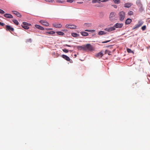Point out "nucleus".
Segmentation results:
<instances>
[{
	"mask_svg": "<svg viewBox=\"0 0 150 150\" xmlns=\"http://www.w3.org/2000/svg\"><path fill=\"white\" fill-rule=\"evenodd\" d=\"M5 24L3 23H2L0 22V25H1L2 26H3Z\"/></svg>",
	"mask_w": 150,
	"mask_h": 150,
	"instance_id": "39",
	"label": "nucleus"
},
{
	"mask_svg": "<svg viewBox=\"0 0 150 150\" xmlns=\"http://www.w3.org/2000/svg\"><path fill=\"white\" fill-rule=\"evenodd\" d=\"M6 30L10 31H13L14 29L13 28L11 27L10 25H6Z\"/></svg>",
	"mask_w": 150,
	"mask_h": 150,
	"instance_id": "9",
	"label": "nucleus"
},
{
	"mask_svg": "<svg viewBox=\"0 0 150 150\" xmlns=\"http://www.w3.org/2000/svg\"><path fill=\"white\" fill-rule=\"evenodd\" d=\"M46 30H52V28H46Z\"/></svg>",
	"mask_w": 150,
	"mask_h": 150,
	"instance_id": "43",
	"label": "nucleus"
},
{
	"mask_svg": "<svg viewBox=\"0 0 150 150\" xmlns=\"http://www.w3.org/2000/svg\"><path fill=\"white\" fill-rule=\"evenodd\" d=\"M53 26L56 28H62V25L60 23H53Z\"/></svg>",
	"mask_w": 150,
	"mask_h": 150,
	"instance_id": "11",
	"label": "nucleus"
},
{
	"mask_svg": "<svg viewBox=\"0 0 150 150\" xmlns=\"http://www.w3.org/2000/svg\"><path fill=\"white\" fill-rule=\"evenodd\" d=\"M23 25H22V27L25 29H28L29 27L28 26L31 25V24L30 23H28L25 22H23Z\"/></svg>",
	"mask_w": 150,
	"mask_h": 150,
	"instance_id": "4",
	"label": "nucleus"
},
{
	"mask_svg": "<svg viewBox=\"0 0 150 150\" xmlns=\"http://www.w3.org/2000/svg\"><path fill=\"white\" fill-rule=\"evenodd\" d=\"M83 2L82 1V2H77V3H78V4H82L83 3Z\"/></svg>",
	"mask_w": 150,
	"mask_h": 150,
	"instance_id": "42",
	"label": "nucleus"
},
{
	"mask_svg": "<svg viewBox=\"0 0 150 150\" xmlns=\"http://www.w3.org/2000/svg\"><path fill=\"white\" fill-rule=\"evenodd\" d=\"M114 3L115 4H119L120 2V0H113Z\"/></svg>",
	"mask_w": 150,
	"mask_h": 150,
	"instance_id": "26",
	"label": "nucleus"
},
{
	"mask_svg": "<svg viewBox=\"0 0 150 150\" xmlns=\"http://www.w3.org/2000/svg\"><path fill=\"white\" fill-rule=\"evenodd\" d=\"M132 22V20L130 18H127L125 21L126 25H128L130 24Z\"/></svg>",
	"mask_w": 150,
	"mask_h": 150,
	"instance_id": "12",
	"label": "nucleus"
},
{
	"mask_svg": "<svg viewBox=\"0 0 150 150\" xmlns=\"http://www.w3.org/2000/svg\"><path fill=\"white\" fill-rule=\"evenodd\" d=\"M127 51L128 53H133V51H132V50L131 49L129 48H127Z\"/></svg>",
	"mask_w": 150,
	"mask_h": 150,
	"instance_id": "31",
	"label": "nucleus"
},
{
	"mask_svg": "<svg viewBox=\"0 0 150 150\" xmlns=\"http://www.w3.org/2000/svg\"><path fill=\"white\" fill-rule=\"evenodd\" d=\"M35 27L38 29L41 30H43L44 28L42 26L38 25H35Z\"/></svg>",
	"mask_w": 150,
	"mask_h": 150,
	"instance_id": "19",
	"label": "nucleus"
},
{
	"mask_svg": "<svg viewBox=\"0 0 150 150\" xmlns=\"http://www.w3.org/2000/svg\"><path fill=\"white\" fill-rule=\"evenodd\" d=\"M62 57L68 61L70 60V58L66 55L63 54L62 56Z\"/></svg>",
	"mask_w": 150,
	"mask_h": 150,
	"instance_id": "13",
	"label": "nucleus"
},
{
	"mask_svg": "<svg viewBox=\"0 0 150 150\" xmlns=\"http://www.w3.org/2000/svg\"><path fill=\"white\" fill-rule=\"evenodd\" d=\"M56 33L58 35H63L64 34V33L61 31H57L56 32Z\"/></svg>",
	"mask_w": 150,
	"mask_h": 150,
	"instance_id": "24",
	"label": "nucleus"
},
{
	"mask_svg": "<svg viewBox=\"0 0 150 150\" xmlns=\"http://www.w3.org/2000/svg\"><path fill=\"white\" fill-rule=\"evenodd\" d=\"M12 12H13V14L16 15L18 17H21V15L20 13H19L18 12L15 11H13Z\"/></svg>",
	"mask_w": 150,
	"mask_h": 150,
	"instance_id": "16",
	"label": "nucleus"
},
{
	"mask_svg": "<svg viewBox=\"0 0 150 150\" xmlns=\"http://www.w3.org/2000/svg\"><path fill=\"white\" fill-rule=\"evenodd\" d=\"M118 15L119 20L121 21H123L125 16V12L123 11H122L118 13Z\"/></svg>",
	"mask_w": 150,
	"mask_h": 150,
	"instance_id": "2",
	"label": "nucleus"
},
{
	"mask_svg": "<svg viewBox=\"0 0 150 150\" xmlns=\"http://www.w3.org/2000/svg\"><path fill=\"white\" fill-rule=\"evenodd\" d=\"M63 51L66 53H67L68 52V50L67 49H64L62 50Z\"/></svg>",
	"mask_w": 150,
	"mask_h": 150,
	"instance_id": "35",
	"label": "nucleus"
},
{
	"mask_svg": "<svg viewBox=\"0 0 150 150\" xmlns=\"http://www.w3.org/2000/svg\"><path fill=\"white\" fill-rule=\"evenodd\" d=\"M137 4L140 8L142 7V4H141L140 0H137L136 1Z\"/></svg>",
	"mask_w": 150,
	"mask_h": 150,
	"instance_id": "14",
	"label": "nucleus"
},
{
	"mask_svg": "<svg viewBox=\"0 0 150 150\" xmlns=\"http://www.w3.org/2000/svg\"><path fill=\"white\" fill-rule=\"evenodd\" d=\"M110 41V40H107V41H105L103 42L102 43H107V42H109Z\"/></svg>",
	"mask_w": 150,
	"mask_h": 150,
	"instance_id": "37",
	"label": "nucleus"
},
{
	"mask_svg": "<svg viewBox=\"0 0 150 150\" xmlns=\"http://www.w3.org/2000/svg\"><path fill=\"white\" fill-rule=\"evenodd\" d=\"M4 16L5 17H6V18H13V16L11 15L10 14H8V13L5 14H4Z\"/></svg>",
	"mask_w": 150,
	"mask_h": 150,
	"instance_id": "15",
	"label": "nucleus"
},
{
	"mask_svg": "<svg viewBox=\"0 0 150 150\" xmlns=\"http://www.w3.org/2000/svg\"><path fill=\"white\" fill-rule=\"evenodd\" d=\"M127 14L129 16L132 15L133 14V12L132 11H129L128 12Z\"/></svg>",
	"mask_w": 150,
	"mask_h": 150,
	"instance_id": "29",
	"label": "nucleus"
},
{
	"mask_svg": "<svg viewBox=\"0 0 150 150\" xmlns=\"http://www.w3.org/2000/svg\"><path fill=\"white\" fill-rule=\"evenodd\" d=\"M123 24L122 23H117L113 26L115 30L116 28H120L122 27Z\"/></svg>",
	"mask_w": 150,
	"mask_h": 150,
	"instance_id": "5",
	"label": "nucleus"
},
{
	"mask_svg": "<svg viewBox=\"0 0 150 150\" xmlns=\"http://www.w3.org/2000/svg\"><path fill=\"white\" fill-rule=\"evenodd\" d=\"M65 46H68V47H70V46L69 45H67V44L65 45Z\"/></svg>",
	"mask_w": 150,
	"mask_h": 150,
	"instance_id": "44",
	"label": "nucleus"
},
{
	"mask_svg": "<svg viewBox=\"0 0 150 150\" xmlns=\"http://www.w3.org/2000/svg\"><path fill=\"white\" fill-rule=\"evenodd\" d=\"M46 1L48 2H52L53 1V0H45Z\"/></svg>",
	"mask_w": 150,
	"mask_h": 150,
	"instance_id": "38",
	"label": "nucleus"
},
{
	"mask_svg": "<svg viewBox=\"0 0 150 150\" xmlns=\"http://www.w3.org/2000/svg\"><path fill=\"white\" fill-rule=\"evenodd\" d=\"M76 48L79 50H83L85 51L88 50L91 51L93 50L92 46L89 44L82 46H77Z\"/></svg>",
	"mask_w": 150,
	"mask_h": 150,
	"instance_id": "1",
	"label": "nucleus"
},
{
	"mask_svg": "<svg viewBox=\"0 0 150 150\" xmlns=\"http://www.w3.org/2000/svg\"><path fill=\"white\" fill-rule=\"evenodd\" d=\"M112 6H113V7L115 8H117V6L115 5H112Z\"/></svg>",
	"mask_w": 150,
	"mask_h": 150,
	"instance_id": "40",
	"label": "nucleus"
},
{
	"mask_svg": "<svg viewBox=\"0 0 150 150\" xmlns=\"http://www.w3.org/2000/svg\"><path fill=\"white\" fill-rule=\"evenodd\" d=\"M84 25L85 27H88L92 26V24L90 23H85Z\"/></svg>",
	"mask_w": 150,
	"mask_h": 150,
	"instance_id": "21",
	"label": "nucleus"
},
{
	"mask_svg": "<svg viewBox=\"0 0 150 150\" xmlns=\"http://www.w3.org/2000/svg\"><path fill=\"white\" fill-rule=\"evenodd\" d=\"M0 13L1 14H3L5 13V12L3 10L0 9Z\"/></svg>",
	"mask_w": 150,
	"mask_h": 150,
	"instance_id": "34",
	"label": "nucleus"
},
{
	"mask_svg": "<svg viewBox=\"0 0 150 150\" xmlns=\"http://www.w3.org/2000/svg\"><path fill=\"white\" fill-rule=\"evenodd\" d=\"M92 2L93 3H95L97 2H98V3H100L99 1H98V0H93L92 1Z\"/></svg>",
	"mask_w": 150,
	"mask_h": 150,
	"instance_id": "32",
	"label": "nucleus"
},
{
	"mask_svg": "<svg viewBox=\"0 0 150 150\" xmlns=\"http://www.w3.org/2000/svg\"><path fill=\"white\" fill-rule=\"evenodd\" d=\"M67 1L68 2L71 3L73 1V0H67Z\"/></svg>",
	"mask_w": 150,
	"mask_h": 150,
	"instance_id": "36",
	"label": "nucleus"
},
{
	"mask_svg": "<svg viewBox=\"0 0 150 150\" xmlns=\"http://www.w3.org/2000/svg\"><path fill=\"white\" fill-rule=\"evenodd\" d=\"M132 5V4L131 3H125L124 5V7L125 8H129Z\"/></svg>",
	"mask_w": 150,
	"mask_h": 150,
	"instance_id": "18",
	"label": "nucleus"
},
{
	"mask_svg": "<svg viewBox=\"0 0 150 150\" xmlns=\"http://www.w3.org/2000/svg\"><path fill=\"white\" fill-rule=\"evenodd\" d=\"M106 33L104 31H100L99 32L98 34L99 35H103L105 34Z\"/></svg>",
	"mask_w": 150,
	"mask_h": 150,
	"instance_id": "22",
	"label": "nucleus"
},
{
	"mask_svg": "<svg viewBox=\"0 0 150 150\" xmlns=\"http://www.w3.org/2000/svg\"><path fill=\"white\" fill-rule=\"evenodd\" d=\"M66 27L67 28H70L72 29H76V26L74 25L71 24H67L66 26Z\"/></svg>",
	"mask_w": 150,
	"mask_h": 150,
	"instance_id": "7",
	"label": "nucleus"
},
{
	"mask_svg": "<svg viewBox=\"0 0 150 150\" xmlns=\"http://www.w3.org/2000/svg\"><path fill=\"white\" fill-rule=\"evenodd\" d=\"M46 33L50 34H53L55 33V32L54 31H51L49 32H47Z\"/></svg>",
	"mask_w": 150,
	"mask_h": 150,
	"instance_id": "30",
	"label": "nucleus"
},
{
	"mask_svg": "<svg viewBox=\"0 0 150 150\" xmlns=\"http://www.w3.org/2000/svg\"><path fill=\"white\" fill-rule=\"evenodd\" d=\"M104 30L108 32H110L112 31L115 30L114 28L113 27V26H112L110 27L106 28Z\"/></svg>",
	"mask_w": 150,
	"mask_h": 150,
	"instance_id": "8",
	"label": "nucleus"
},
{
	"mask_svg": "<svg viewBox=\"0 0 150 150\" xmlns=\"http://www.w3.org/2000/svg\"><path fill=\"white\" fill-rule=\"evenodd\" d=\"M39 22L43 25L46 26H48L49 25V24L48 23L44 21H40Z\"/></svg>",
	"mask_w": 150,
	"mask_h": 150,
	"instance_id": "10",
	"label": "nucleus"
},
{
	"mask_svg": "<svg viewBox=\"0 0 150 150\" xmlns=\"http://www.w3.org/2000/svg\"><path fill=\"white\" fill-rule=\"evenodd\" d=\"M72 36L74 37H77L79 36V35L76 33H71Z\"/></svg>",
	"mask_w": 150,
	"mask_h": 150,
	"instance_id": "23",
	"label": "nucleus"
},
{
	"mask_svg": "<svg viewBox=\"0 0 150 150\" xmlns=\"http://www.w3.org/2000/svg\"><path fill=\"white\" fill-rule=\"evenodd\" d=\"M80 33L81 35L83 36H86L88 35V33L85 32H81Z\"/></svg>",
	"mask_w": 150,
	"mask_h": 150,
	"instance_id": "20",
	"label": "nucleus"
},
{
	"mask_svg": "<svg viewBox=\"0 0 150 150\" xmlns=\"http://www.w3.org/2000/svg\"><path fill=\"white\" fill-rule=\"evenodd\" d=\"M85 31L87 32H90L91 33H93L95 31V30H86Z\"/></svg>",
	"mask_w": 150,
	"mask_h": 150,
	"instance_id": "28",
	"label": "nucleus"
},
{
	"mask_svg": "<svg viewBox=\"0 0 150 150\" xmlns=\"http://www.w3.org/2000/svg\"><path fill=\"white\" fill-rule=\"evenodd\" d=\"M103 53H102L101 52H100L97 54L96 55V57L98 58L99 57H102L103 56Z\"/></svg>",
	"mask_w": 150,
	"mask_h": 150,
	"instance_id": "17",
	"label": "nucleus"
},
{
	"mask_svg": "<svg viewBox=\"0 0 150 150\" xmlns=\"http://www.w3.org/2000/svg\"><path fill=\"white\" fill-rule=\"evenodd\" d=\"M109 19L112 21H113L116 20V13L114 12H111L109 15Z\"/></svg>",
	"mask_w": 150,
	"mask_h": 150,
	"instance_id": "3",
	"label": "nucleus"
},
{
	"mask_svg": "<svg viewBox=\"0 0 150 150\" xmlns=\"http://www.w3.org/2000/svg\"><path fill=\"white\" fill-rule=\"evenodd\" d=\"M111 52L108 50H106L105 51V54H108V55H111Z\"/></svg>",
	"mask_w": 150,
	"mask_h": 150,
	"instance_id": "25",
	"label": "nucleus"
},
{
	"mask_svg": "<svg viewBox=\"0 0 150 150\" xmlns=\"http://www.w3.org/2000/svg\"><path fill=\"white\" fill-rule=\"evenodd\" d=\"M109 0H104L101 1L102 2H105L109 1Z\"/></svg>",
	"mask_w": 150,
	"mask_h": 150,
	"instance_id": "41",
	"label": "nucleus"
},
{
	"mask_svg": "<svg viewBox=\"0 0 150 150\" xmlns=\"http://www.w3.org/2000/svg\"><path fill=\"white\" fill-rule=\"evenodd\" d=\"M143 23V22L142 21H139L138 24L135 25L134 27L132 28L133 30H134L139 28L141 26Z\"/></svg>",
	"mask_w": 150,
	"mask_h": 150,
	"instance_id": "6",
	"label": "nucleus"
},
{
	"mask_svg": "<svg viewBox=\"0 0 150 150\" xmlns=\"http://www.w3.org/2000/svg\"><path fill=\"white\" fill-rule=\"evenodd\" d=\"M13 21L16 25H18V22L17 20L14 19L13 20Z\"/></svg>",
	"mask_w": 150,
	"mask_h": 150,
	"instance_id": "27",
	"label": "nucleus"
},
{
	"mask_svg": "<svg viewBox=\"0 0 150 150\" xmlns=\"http://www.w3.org/2000/svg\"><path fill=\"white\" fill-rule=\"evenodd\" d=\"M146 28V25H144L142 27L141 29L142 30L144 31L145 30Z\"/></svg>",
	"mask_w": 150,
	"mask_h": 150,
	"instance_id": "33",
	"label": "nucleus"
}]
</instances>
